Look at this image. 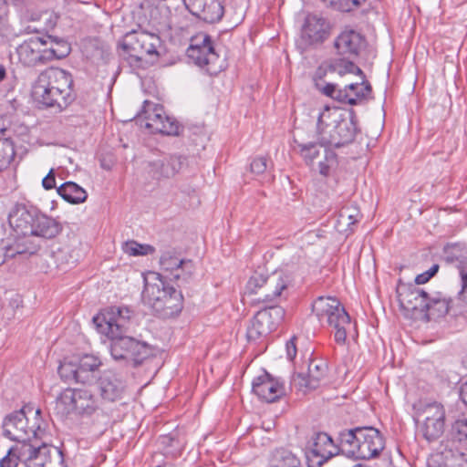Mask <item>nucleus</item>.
<instances>
[{"label":"nucleus","instance_id":"1","mask_svg":"<svg viewBox=\"0 0 467 467\" xmlns=\"http://www.w3.org/2000/svg\"><path fill=\"white\" fill-rule=\"evenodd\" d=\"M154 281L145 279L142 301L161 318L177 317L183 308V290L186 287L170 285L161 274H154Z\"/></svg>","mask_w":467,"mask_h":467},{"label":"nucleus","instance_id":"2","mask_svg":"<svg viewBox=\"0 0 467 467\" xmlns=\"http://www.w3.org/2000/svg\"><path fill=\"white\" fill-rule=\"evenodd\" d=\"M357 132L358 119L354 109L349 110V119H347L326 107L317 118V135L320 146L343 147L353 142Z\"/></svg>","mask_w":467,"mask_h":467},{"label":"nucleus","instance_id":"3","mask_svg":"<svg viewBox=\"0 0 467 467\" xmlns=\"http://www.w3.org/2000/svg\"><path fill=\"white\" fill-rule=\"evenodd\" d=\"M8 223L17 236L36 235L52 239L62 231L61 224L55 219L24 203H16L12 208Z\"/></svg>","mask_w":467,"mask_h":467},{"label":"nucleus","instance_id":"4","mask_svg":"<svg viewBox=\"0 0 467 467\" xmlns=\"http://www.w3.org/2000/svg\"><path fill=\"white\" fill-rule=\"evenodd\" d=\"M186 54L190 60L210 75H217L226 67L225 59L220 56L212 37L205 33L191 38Z\"/></svg>","mask_w":467,"mask_h":467},{"label":"nucleus","instance_id":"5","mask_svg":"<svg viewBox=\"0 0 467 467\" xmlns=\"http://www.w3.org/2000/svg\"><path fill=\"white\" fill-rule=\"evenodd\" d=\"M109 351L115 361L137 368L154 356V348L145 341L126 335L109 337Z\"/></svg>","mask_w":467,"mask_h":467},{"label":"nucleus","instance_id":"6","mask_svg":"<svg viewBox=\"0 0 467 467\" xmlns=\"http://www.w3.org/2000/svg\"><path fill=\"white\" fill-rule=\"evenodd\" d=\"M312 311L320 322L326 321L336 329L335 340L343 345L347 339V327L350 326V317L341 303L332 296H319L312 304Z\"/></svg>","mask_w":467,"mask_h":467},{"label":"nucleus","instance_id":"7","mask_svg":"<svg viewBox=\"0 0 467 467\" xmlns=\"http://www.w3.org/2000/svg\"><path fill=\"white\" fill-rule=\"evenodd\" d=\"M26 410L32 411L29 407H23L6 415L3 420V435L17 443L31 442L36 438H42L45 434L46 427L43 419H36L29 426Z\"/></svg>","mask_w":467,"mask_h":467},{"label":"nucleus","instance_id":"8","mask_svg":"<svg viewBox=\"0 0 467 467\" xmlns=\"http://www.w3.org/2000/svg\"><path fill=\"white\" fill-rule=\"evenodd\" d=\"M161 44L159 35L139 28L126 33L119 47L129 58L140 62L146 56L159 58Z\"/></svg>","mask_w":467,"mask_h":467},{"label":"nucleus","instance_id":"9","mask_svg":"<svg viewBox=\"0 0 467 467\" xmlns=\"http://www.w3.org/2000/svg\"><path fill=\"white\" fill-rule=\"evenodd\" d=\"M288 277L282 272H273L270 275H263L255 272L246 284V292L250 295L261 293L258 301L265 304H273L283 296L287 290Z\"/></svg>","mask_w":467,"mask_h":467},{"label":"nucleus","instance_id":"10","mask_svg":"<svg viewBox=\"0 0 467 467\" xmlns=\"http://www.w3.org/2000/svg\"><path fill=\"white\" fill-rule=\"evenodd\" d=\"M132 317L133 311L128 306H112L95 316L92 321L99 333L112 337L128 332Z\"/></svg>","mask_w":467,"mask_h":467},{"label":"nucleus","instance_id":"11","mask_svg":"<svg viewBox=\"0 0 467 467\" xmlns=\"http://www.w3.org/2000/svg\"><path fill=\"white\" fill-rule=\"evenodd\" d=\"M285 309L278 305H266L256 312L246 330L249 342H257L275 331L283 322Z\"/></svg>","mask_w":467,"mask_h":467},{"label":"nucleus","instance_id":"12","mask_svg":"<svg viewBox=\"0 0 467 467\" xmlns=\"http://www.w3.org/2000/svg\"><path fill=\"white\" fill-rule=\"evenodd\" d=\"M304 452L307 467H322L340 454V449L329 434L317 431L306 443Z\"/></svg>","mask_w":467,"mask_h":467},{"label":"nucleus","instance_id":"13","mask_svg":"<svg viewBox=\"0 0 467 467\" xmlns=\"http://www.w3.org/2000/svg\"><path fill=\"white\" fill-rule=\"evenodd\" d=\"M143 112L147 114L145 128L152 133H160L167 136L185 135L186 128L175 118L168 116L161 106L153 105L148 100L143 102Z\"/></svg>","mask_w":467,"mask_h":467},{"label":"nucleus","instance_id":"14","mask_svg":"<svg viewBox=\"0 0 467 467\" xmlns=\"http://www.w3.org/2000/svg\"><path fill=\"white\" fill-rule=\"evenodd\" d=\"M41 439L36 438L27 442V451H24L27 467H67L63 451L41 441Z\"/></svg>","mask_w":467,"mask_h":467},{"label":"nucleus","instance_id":"15","mask_svg":"<svg viewBox=\"0 0 467 467\" xmlns=\"http://www.w3.org/2000/svg\"><path fill=\"white\" fill-rule=\"evenodd\" d=\"M397 297L400 308L406 317L415 320H421L429 294L416 285L403 283L400 280L397 285Z\"/></svg>","mask_w":467,"mask_h":467},{"label":"nucleus","instance_id":"16","mask_svg":"<svg viewBox=\"0 0 467 467\" xmlns=\"http://www.w3.org/2000/svg\"><path fill=\"white\" fill-rule=\"evenodd\" d=\"M57 404L64 405L67 413L80 416H91L99 410L98 399L88 389H66L58 396Z\"/></svg>","mask_w":467,"mask_h":467},{"label":"nucleus","instance_id":"17","mask_svg":"<svg viewBox=\"0 0 467 467\" xmlns=\"http://www.w3.org/2000/svg\"><path fill=\"white\" fill-rule=\"evenodd\" d=\"M161 268L164 272L171 273L172 271L183 272V276L178 274L174 275L177 281V286H189L193 279L194 264L190 259H182L175 249H168L162 252L160 257Z\"/></svg>","mask_w":467,"mask_h":467},{"label":"nucleus","instance_id":"18","mask_svg":"<svg viewBox=\"0 0 467 467\" xmlns=\"http://www.w3.org/2000/svg\"><path fill=\"white\" fill-rule=\"evenodd\" d=\"M329 22L316 14H308L301 29V43L309 47L323 44L330 36Z\"/></svg>","mask_w":467,"mask_h":467},{"label":"nucleus","instance_id":"19","mask_svg":"<svg viewBox=\"0 0 467 467\" xmlns=\"http://www.w3.org/2000/svg\"><path fill=\"white\" fill-rule=\"evenodd\" d=\"M359 431V445L356 450L357 459L369 460L378 457L385 448V440L380 431L370 426L357 427Z\"/></svg>","mask_w":467,"mask_h":467},{"label":"nucleus","instance_id":"20","mask_svg":"<svg viewBox=\"0 0 467 467\" xmlns=\"http://www.w3.org/2000/svg\"><path fill=\"white\" fill-rule=\"evenodd\" d=\"M46 46H47V40L45 37L33 36L25 40L17 47L20 62L26 67L47 64Z\"/></svg>","mask_w":467,"mask_h":467},{"label":"nucleus","instance_id":"21","mask_svg":"<svg viewBox=\"0 0 467 467\" xmlns=\"http://www.w3.org/2000/svg\"><path fill=\"white\" fill-rule=\"evenodd\" d=\"M252 390L267 403L275 402L285 395L284 383L265 370L253 380Z\"/></svg>","mask_w":467,"mask_h":467},{"label":"nucleus","instance_id":"22","mask_svg":"<svg viewBox=\"0 0 467 467\" xmlns=\"http://www.w3.org/2000/svg\"><path fill=\"white\" fill-rule=\"evenodd\" d=\"M37 80H39L42 85L55 89L56 92H58V95L61 93L63 96L75 99L72 76L62 68H47L38 76Z\"/></svg>","mask_w":467,"mask_h":467},{"label":"nucleus","instance_id":"23","mask_svg":"<svg viewBox=\"0 0 467 467\" xmlns=\"http://www.w3.org/2000/svg\"><path fill=\"white\" fill-rule=\"evenodd\" d=\"M365 47V36L353 29L344 30L334 40L336 55L348 58H357Z\"/></svg>","mask_w":467,"mask_h":467},{"label":"nucleus","instance_id":"24","mask_svg":"<svg viewBox=\"0 0 467 467\" xmlns=\"http://www.w3.org/2000/svg\"><path fill=\"white\" fill-rule=\"evenodd\" d=\"M189 12L205 23L219 22L224 14V8L219 0H183Z\"/></svg>","mask_w":467,"mask_h":467},{"label":"nucleus","instance_id":"25","mask_svg":"<svg viewBox=\"0 0 467 467\" xmlns=\"http://www.w3.org/2000/svg\"><path fill=\"white\" fill-rule=\"evenodd\" d=\"M182 165L183 159L181 156L171 155L149 161L146 171L154 180L168 179L177 174Z\"/></svg>","mask_w":467,"mask_h":467},{"label":"nucleus","instance_id":"26","mask_svg":"<svg viewBox=\"0 0 467 467\" xmlns=\"http://www.w3.org/2000/svg\"><path fill=\"white\" fill-rule=\"evenodd\" d=\"M55 89L42 85L39 80H36L32 91L34 99L47 108L57 106L63 109L74 100L71 97L63 96L61 93L58 95Z\"/></svg>","mask_w":467,"mask_h":467},{"label":"nucleus","instance_id":"27","mask_svg":"<svg viewBox=\"0 0 467 467\" xmlns=\"http://www.w3.org/2000/svg\"><path fill=\"white\" fill-rule=\"evenodd\" d=\"M427 304L421 321H436L449 313L451 299L441 292H434L432 295H429Z\"/></svg>","mask_w":467,"mask_h":467},{"label":"nucleus","instance_id":"28","mask_svg":"<svg viewBox=\"0 0 467 467\" xmlns=\"http://www.w3.org/2000/svg\"><path fill=\"white\" fill-rule=\"evenodd\" d=\"M99 389L103 400L114 402L122 398L125 384L111 371H105L99 379Z\"/></svg>","mask_w":467,"mask_h":467},{"label":"nucleus","instance_id":"29","mask_svg":"<svg viewBox=\"0 0 467 467\" xmlns=\"http://www.w3.org/2000/svg\"><path fill=\"white\" fill-rule=\"evenodd\" d=\"M43 238L36 235L17 236L16 240L9 244V253L16 256H30L38 252L41 247Z\"/></svg>","mask_w":467,"mask_h":467},{"label":"nucleus","instance_id":"30","mask_svg":"<svg viewBox=\"0 0 467 467\" xmlns=\"http://www.w3.org/2000/svg\"><path fill=\"white\" fill-rule=\"evenodd\" d=\"M451 255L448 256V260L456 262V268L459 272L460 280L457 285L456 297L458 300L467 305V259L462 258L456 254L458 245H452Z\"/></svg>","mask_w":467,"mask_h":467},{"label":"nucleus","instance_id":"31","mask_svg":"<svg viewBox=\"0 0 467 467\" xmlns=\"http://www.w3.org/2000/svg\"><path fill=\"white\" fill-rule=\"evenodd\" d=\"M101 366L100 360L93 355H85L78 362V383L90 384L95 381V372Z\"/></svg>","mask_w":467,"mask_h":467},{"label":"nucleus","instance_id":"32","mask_svg":"<svg viewBox=\"0 0 467 467\" xmlns=\"http://www.w3.org/2000/svg\"><path fill=\"white\" fill-rule=\"evenodd\" d=\"M359 431H357V427L354 429L344 430L339 432L338 443L340 453H344L348 457L357 458L356 450L358 449L359 445Z\"/></svg>","mask_w":467,"mask_h":467},{"label":"nucleus","instance_id":"33","mask_svg":"<svg viewBox=\"0 0 467 467\" xmlns=\"http://www.w3.org/2000/svg\"><path fill=\"white\" fill-rule=\"evenodd\" d=\"M44 37L47 40V45L50 44V47L46 46L47 62L61 59L69 55L71 47L67 41L49 35Z\"/></svg>","mask_w":467,"mask_h":467},{"label":"nucleus","instance_id":"34","mask_svg":"<svg viewBox=\"0 0 467 467\" xmlns=\"http://www.w3.org/2000/svg\"><path fill=\"white\" fill-rule=\"evenodd\" d=\"M301 460L292 451L285 448L275 449L270 458L269 467H300Z\"/></svg>","mask_w":467,"mask_h":467},{"label":"nucleus","instance_id":"35","mask_svg":"<svg viewBox=\"0 0 467 467\" xmlns=\"http://www.w3.org/2000/svg\"><path fill=\"white\" fill-rule=\"evenodd\" d=\"M57 193L69 203H81L87 200V192L74 182H66L57 188Z\"/></svg>","mask_w":467,"mask_h":467},{"label":"nucleus","instance_id":"36","mask_svg":"<svg viewBox=\"0 0 467 467\" xmlns=\"http://www.w3.org/2000/svg\"><path fill=\"white\" fill-rule=\"evenodd\" d=\"M27 442L16 443L12 446L7 454L0 461V467H17L18 462H22L27 467V460L24 457V451H27Z\"/></svg>","mask_w":467,"mask_h":467},{"label":"nucleus","instance_id":"37","mask_svg":"<svg viewBox=\"0 0 467 467\" xmlns=\"http://www.w3.org/2000/svg\"><path fill=\"white\" fill-rule=\"evenodd\" d=\"M445 419H431L422 420L420 431L428 441L438 440L444 432Z\"/></svg>","mask_w":467,"mask_h":467},{"label":"nucleus","instance_id":"38","mask_svg":"<svg viewBox=\"0 0 467 467\" xmlns=\"http://www.w3.org/2000/svg\"><path fill=\"white\" fill-rule=\"evenodd\" d=\"M356 58H348L344 56H337L327 62V70L334 72L339 76H345L351 73V68H354V60Z\"/></svg>","mask_w":467,"mask_h":467},{"label":"nucleus","instance_id":"39","mask_svg":"<svg viewBox=\"0 0 467 467\" xmlns=\"http://www.w3.org/2000/svg\"><path fill=\"white\" fill-rule=\"evenodd\" d=\"M16 156L15 144L10 139H0V172L5 170Z\"/></svg>","mask_w":467,"mask_h":467},{"label":"nucleus","instance_id":"40","mask_svg":"<svg viewBox=\"0 0 467 467\" xmlns=\"http://www.w3.org/2000/svg\"><path fill=\"white\" fill-rule=\"evenodd\" d=\"M332 99L341 103L355 106L360 103L362 100L368 99V98L367 97V93H364V91L356 92L355 95L352 96L345 87L344 88H337L335 90V95Z\"/></svg>","mask_w":467,"mask_h":467},{"label":"nucleus","instance_id":"41","mask_svg":"<svg viewBox=\"0 0 467 467\" xmlns=\"http://www.w3.org/2000/svg\"><path fill=\"white\" fill-rule=\"evenodd\" d=\"M418 414L422 418V420L445 419V409L442 404L435 401L424 404L419 409Z\"/></svg>","mask_w":467,"mask_h":467},{"label":"nucleus","instance_id":"42","mask_svg":"<svg viewBox=\"0 0 467 467\" xmlns=\"http://www.w3.org/2000/svg\"><path fill=\"white\" fill-rule=\"evenodd\" d=\"M122 249L125 254L131 256L147 255L155 252V248L152 245L141 244L133 240L124 243Z\"/></svg>","mask_w":467,"mask_h":467},{"label":"nucleus","instance_id":"43","mask_svg":"<svg viewBox=\"0 0 467 467\" xmlns=\"http://www.w3.org/2000/svg\"><path fill=\"white\" fill-rule=\"evenodd\" d=\"M58 375L65 382L78 383V363L64 360L57 368Z\"/></svg>","mask_w":467,"mask_h":467},{"label":"nucleus","instance_id":"44","mask_svg":"<svg viewBox=\"0 0 467 467\" xmlns=\"http://www.w3.org/2000/svg\"><path fill=\"white\" fill-rule=\"evenodd\" d=\"M16 36L8 22V5L5 0H0V36L9 37Z\"/></svg>","mask_w":467,"mask_h":467},{"label":"nucleus","instance_id":"45","mask_svg":"<svg viewBox=\"0 0 467 467\" xmlns=\"http://www.w3.org/2000/svg\"><path fill=\"white\" fill-rule=\"evenodd\" d=\"M55 254L57 261L68 265H75L80 258V250L78 248L70 249L65 246L59 248Z\"/></svg>","mask_w":467,"mask_h":467},{"label":"nucleus","instance_id":"46","mask_svg":"<svg viewBox=\"0 0 467 467\" xmlns=\"http://www.w3.org/2000/svg\"><path fill=\"white\" fill-rule=\"evenodd\" d=\"M320 145L318 142H310V143H299L298 147L300 149V153L306 163L311 165L314 163L315 160L319 156L320 150L317 147Z\"/></svg>","mask_w":467,"mask_h":467},{"label":"nucleus","instance_id":"47","mask_svg":"<svg viewBox=\"0 0 467 467\" xmlns=\"http://www.w3.org/2000/svg\"><path fill=\"white\" fill-rule=\"evenodd\" d=\"M327 367L325 362L320 361L317 363L316 361H311L308 365V374L309 377L313 379L314 387H318L319 382L322 379L325 378L327 374Z\"/></svg>","mask_w":467,"mask_h":467},{"label":"nucleus","instance_id":"48","mask_svg":"<svg viewBox=\"0 0 467 467\" xmlns=\"http://www.w3.org/2000/svg\"><path fill=\"white\" fill-rule=\"evenodd\" d=\"M312 383L313 379L309 377L308 373L306 376L303 373H296L291 379V386L301 391L316 389L317 387H314Z\"/></svg>","mask_w":467,"mask_h":467},{"label":"nucleus","instance_id":"49","mask_svg":"<svg viewBox=\"0 0 467 467\" xmlns=\"http://www.w3.org/2000/svg\"><path fill=\"white\" fill-rule=\"evenodd\" d=\"M451 433L453 439L458 441H467V419L456 420L451 425Z\"/></svg>","mask_w":467,"mask_h":467},{"label":"nucleus","instance_id":"50","mask_svg":"<svg viewBox=\"0 0 467 467\" xmlns=\"http://www.w3.org/2000/svg\"><path fill=\"white\" fill-rule=\"evenodd\" d=\"M325 4L342 12H349L366 0H322Z\"/></svg>","mask_w":467,"mask_h":467},{"label":"nucleus","instance_id":"51","mask_svg":"<svg viewBox=\"0 0 467 467\" xmlns=\"http://www.w3.org/2000/svg\"><path fill=\"white\" fill-rule=\"evenodd\" d=\"M337 154L328 149H325V161H319V172L322 175H327L329 172V165L327 162L335 161Z\"/></svg>","mask_w":467,"mask_h":467},{"label":"nucleus","instance_id":"52","mask_svg":"<svg viewBox=\"0 0 467 467\" xmlns=\"http://www.w3.org/2000/svg\"><path fill=\"white\" fill-rule=\"evenodd\" d=\"M267 169V160L265 157L254 158L250 164V171L254 174H262Z\"/></svg>","mask_w":467,"mask_h":467},{"label":"nucleus","instance_id":"53","mask_svg":"<svg viewBox=\"0 0 467 467\" xmlns=\"http://www.w3.org/2000/svg\"><path fill=\"white\" fill-rule=\"evenodd\" d=\"M350 74H355V75H358V76L360 77L361 84L363 86V91H364V93H367V97L369 98V96H370V94L372 92V88H371L370 83L366 79V75L362 71V69L360 67H358L354 63V68H351V73Z\"/></svg>","mask_w":467,"mask_h":467},{"label":"nucleus","instance_id":"54","mask_svg":"<svg viewBox=\"0 0 467 467\" xmlns=\"http://www.w3.org/2000/svg\"><path fill=\"white\" fill-rule=\"evenodd\" d=\"M42 185L46 190H51L56 187V178L54 170L51 169L47 175L42 180Z\"/></svg>","mask_w":467,"mask_h":467},{"label":"nucleus","instance_id":"55","mask_svg":"<svg viewBox=\"0 0 467 467\" xmlns=\"http://www.w3.org/2000/svg\"><path fill=\"white\" fill-rule=\"evenodd\" d=\"M296 337H292L290 340L286 342L285 349L286 356L289 360H293L296 356V346L295 343Z\"/></svg>","mask_w":467,"mask_h":467},{"label":"nucleus","instance_id":"56","mask_svg":"<svg viewBox=\"0 0 467 467\" xmlns=\"http://www.w3.org/2000/svg\"><path fill=\"white\" fill-rule=\"evenodd\" d=\"M10 254L9 244L0 246V265H4L7 260L14 258V255Z\"/></svg>","mask_w":467,"mask_h":467},{"label":"nucleus","instance_id":"57","mask_svg":"<svg viewBox=\"0 0 467 467\" xmlns=\"http://www.w3.org/2000/svg\"><path fill=\"white\" fill-rule=\"evenodd\" d=\"M431 278H432L431 275L428 273V271H425L415 277L414 285H417L426 284Z\"/></svg>","mask_w":467,"mask_h":467},{"label":"nucleus","instance_id":"58","mask_svg":"<svg viewBox=\"0 0 467 467\" xmlns=\"http://www.w3.org/2000/svg\"><path fill=\"white\" fill-rule=\"evenodd\" d=\"M337 88V85L336 84H332V83H327L324 88H323V94H325L326 96L329 97V98H333V96L335 95V90Z\"/></svg>","mask_w":467,"mask_h":467},{"label":"nucleus","instance_id":"59","mask_svg":"<svg viewBox=\"0 0 467 467\" xmlns=\"http://www.w3.org/2000/svg\"><path fill=\"white\" fill-rule=\"evenodd\" d=\"M348 91L354 96L356 92L363 91V86L360 83H351L349 85H346Z\"/></svg>","mask_w":467,"mask_h":467},{"label":"nucleus","instance_id":"60","mask_svg":"<svg viewBox=\"0 0 467 467\" xmlns=\"http://www.w3.org/2000/svg\"><path fill=\"white\" fill-rule=\"evenodd\" d=\"M459 394L461 400L467 407V380L461 385Z\"/></svg>","mask_w":467,"mask_h":467},{"label":"nucleus","instance_id":"61","mask_svg":"<svg viewBox=\"0 0 467 467\" xmlns=\"http://www.w3.org/2000/svg\"><path fill=\"white\" fill-rule=\"evenodd\" d=\"M339 216H340V218L348 217V219L350 221L348 223L349 225L350 224H354V223H356L358 222V220H357L355 215L348 213V209H343L340 212Z\"/></svg>","mask_w":467,"mask_h":467},{"label":"nucleus","instance_id":"62","mask_svg":"<svg viewBox=\"0 0 467 467\" xmlns=\"http://www.w3.org/2000/svg\"><path fill=\"white\" fill-rule=\"evenodd\" d=\"M176 274H178L180 276H183V272H177V271H172L171 273H170V275L169 276H163L166 280L169 279V283L170 285H173L175 287H177V281L174 279V275H176Z\"/></svg>","mask_w":467,"mask_h":467},{"label":"nucleus","instance_id":"63","mask_svg":"<svg viewBox=\"0 0 467 467\" xmlns=\"http://www.w3.org/2000/svg\"><path fill=\"white\" fill-rule=\"evenodd\" d=\"M327 71H328L327 67L326 69H324L322 67H319L315 73V79L322 78L326 75Z\"/></svg>","mask_w":467,"mask_h":467},{"label":"nucleus","instance_id":"64","mask_svg":"<svg viewBox=\"0 0 467 467\" xmlns=\"http://www.w3.org/2000/svg\"><path fill=\"white\" fill-rule=\"evenodd\" d=\"M458 467H467V454L461 453Z\"/></svg>","mask_w":467,"mask_h":467}]
</instances>
